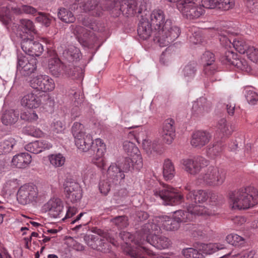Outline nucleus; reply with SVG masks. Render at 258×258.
I'll list each match as a JSON object with an SVG mask.
<instances>
[{
    "label": "nucleus",
    "instance_id": "nucleus-35",
    "mask_svg": "<svg viewBox=\"0 0 258 258\" xmlns=\"http://www.w3.org/2000/svg\"><path fill=\"white\" fill-rule=\"evenodd\" d=\"M144 134V132L142 131L138 134H137L136 131H130L128 133V137H134L138 143L142 142V145L144 149L147 151H151V148L152 146L151 141L147 138H144L142 135Z\"/></svg>",
    "mask_w": 258,
    "mask_h": 258
},
{
    "label": "nucleus",
    "instance_id": "nucleus-53",
    "mask_svg": "<svg viewBox=\"0 0 258 258\" xmlns=\"http://www.w3.org/2000/svg\"><path fill=\"white\" fill-rule=\"evenodd\" d=\"M227 242L232 245L237 246L243 243L244 239L241 236L236 234H230L226 236Z\"/></svg>",
    "mask_w": 258,
    "mask_h": 258
},
{
    "label": "nucleus",
    "instance_id": "nucleus-52",
    "mask_svg": "<svg viewBox=\"0 0 258 258\" xmlns=\"http://www.w3.org/2000/svg\"><path fill=\"white\" fill-rule=\"evenodd\" d=\"M85 240L87 241V243L89 246L94 249H97L98 250H102L101 244L102 241L101 239L97 237H93L92 236L91 237L89 236L85 238Z\"/></svg>",
    "mask_w": 258,
    "mask_h": 258
},
{
    "label": "nucleus",
    "instance_id": "nucleus-6",
    "mask_svg": "<svg viewBox=\"0 0 258 258\" xmlns=\"http://www.w3.org/2000/svg\"><path fill=\"white\" fill-rule=\"evenodd\" d=\"M17 200L23 205L34 204L41 200L37 187L32 184H25L20 187L17 193Z\"/></svg>",
    "mask_w": 258,
    "mask_h": 258
},
{
    "label": "nucleus",
    "instance_id": "nucleus-39",
    "mask_svg": "<svg viewBox=\"0 0 258 258\" xmlns=\"http://www.w3.org/2000/svg\"><path fill=\"white\" fill-rule=\"evenodd\" d=\"M54 67L52 64H50L49 71L51 74L55 77H59L63 74H68L70 75L66 70V67L58 59V63H55Z\"/></svg>",
    "mask_w": 258,
    "mask_h": 258
},
{
    "label": "nucleus",
    "instance_id": "nucleus-29",
    "mask_svg": "<svg viewBox=\"0 0 258 258\" xmlns=\"http://www.w3.org/2000/svg\"><path fill=\"white\" fill-rule=\"evenodd\" d=\"M211 137L209 132L198 131L193 133L190 143L192 146L200 149L209 142Z\"/></svg>",
    "mask_w": 258,
    "mask_h": 258
},
{
    "label": "nucleus",
    "instance_id": "nucleus-43",
    "mask_svg": "<svg viewBox=\"0 0 258 258\" xmlns=\"http://www.w3.org/2000/svg\"><path fill=\"white\" fill-rule=\"evenodd\" d=\"M198 248V244L194 247L183 249L182 253L186 258H203L202 253Z\"/></svg>",
    "mask_w": 258,
    "mask_h": 258
},
{
    "label": "nucleus",
    "instance_id": "nucleus-14",
    "mask_svg": "<svg viewBox=\"0 0 258 258\" xmlns=\"http://www.w3.org/2000/svg\"><path fill=\"white\" fill-rule=\"evenodd\" d=\"M168 2L176 4L177 9L182 15L187 19H195L201 10L200 8L196 10V5L199 4L200 0H167Z\"/></svg>",
    "mask_w": 258,
    "mask_h": 258
},
{
    "label": "nucleus",
    "instance_id": "nucleus-63",
    "mask_svg": "<svg viewBox=\"0 0 258 258\" xmlns=\"http://www.w3.org/2000/svg\"><path fill=\"white\" fill-rule=\"evenodd\" d=\"M18 186L19 183L17 179L9 180L5 185V187L6 190H9L10 192L14 191Z\"/></svg>",
    "mask_w": 258,
    "mask_h": 258
},
{
    "label": "nucleus",
    "instance_id": "nucleus-46",
    "mask_svg": "<svg viewBox=\"0 0 258 258\" xmlns=\"http://www.w3.org/2000/svg\"><path fill=\"white\" fill-rule=\"evenodd\" d=\"M72 133L75 140L80 137L82 138L87 134L84 125L78 122L74 123L72 127Z\"/></svg>",
    "mask_w": 258,
    "mask_h": 258
},
{
    "label": "nucleus",
    "instance_id": "nucleus-2",
    "mask_svg": "<svg viewBox=\"0 0 258 258\" xmlns=\"http://www.w3.org/2000/svg\"><path fill=\"white\" fill-rule=\"evenodd\" d=\"M228 202L232 209L250 208L258 203V190L249 186L230 192L228 195Z\"/></svg>",
    "mask_w": 258,
    "mask_h": 258
},
{
    "label": "nucleus",
    "instance_id": "nucleus-10",
    "mask_svg": "<svg viewBox=\"0 0 258 258\" xmlns=\"http://www.w3.org/2000/svg\"><path fill=\"white\" fill-rule=\"evenodd\" d=\"M144 232L143 229L140 234H138L137 237L135 239L133 235L130 232L123 231L120 233L121 238L124 241L126 244L130 242H134L137 247L135 249H131L128 253L132 257L135 258H145L144 255L146 252V249L141 246L144 244L143 241Z\"/></svg>",
    "mask_w": 258,
    "mask_h": 258
},
{
    "label": "nucleus",
    "instance_id": "nucleus-62",
    "mask_svg": "<svg viewBox=\"0 0 258 258\" xmlns=\"http://www.w3.org/2000/svg\"><path fill=\"white\" fill-rule=\"evenodd\" d=\"M255 252L253 250H247L238 254L232 253V256H235L236 258H252Z\"/></svg>",
    "mask_w": 258,
    "mask_h": 258
},
{
    "label": "nucleus",
    "instance_id": "nucleus-60",
    "mask_svg": "<svg viewBox=\"0 0 258 258\" xmlns=\"http://www.w3.org/2000/svg\"><path fill=\"white\" fill-rule=\"evenodd\" d=\"M112 222L118 227L122 228L128 225L127 218L125 216H118L112 220Z\"/></svg>",
    "mask_w": 258,
    "mask_h": 258
},
{
    "label": "nucleus",
    "instance_id": "nucleus-19",
    "mask_svg": "<svg viewBox=\"0 0 258 258\" xmlns=\"http://www.w3.org/2000/svg\"><path fill=\"white\" fill-rule=\"evenodd\" d=\"M36 59L33 57L18 55L17 71L24 76L30 75L36 70Z\"/></svg>",
    "mask_w": 258,
    "mask_h": 258
},
{
    "label": "nucleus",
    "instance_id": "nucleus-31",
    "mask_svg": "<svg viewBox=\"0 0 258 258\" xmlns=\"http://www.w3.org/2000/svg\"><path fill=\"white\" fill-rule=\"evenodd\" d=\"M202 61L204 66V71L207 75L214 73L217 67L214 63L215 57L214 54L209 51L205 52L201 57Z\"/></svg>",
    "mask_w": 258,
    "mask_h": 258
},
{
    "label": "nucleus",
    "instance_id": "nucleus-33",
    "mask_svg": "<svg viewBox=\"0 0 258 258\" xmlns=\"http://www.w3.org/2000/svg\"><path fill=\"white\" fill-rule=\"evenodd\" d=\"M77 148L83 152H87L93 144L92 136L90 134L75 140Z\"/></svg>",
    "mask_w": 258,
    "mask_h": 258
},
{
    "label": "nucleus",
    "instance_id": "nucleus-24",
    "mask_svg": "<svg viewBox=\"0 0 258 258\" xmlns=\"http://www.w3.org/2000/svg\"><path fill=\"white\" fill-rule=\"evenodd\" d=\"M64 186L66 196L72 203H77L81 200L82 197V192L81 188L78 183L67 181Z\"/></svg>",
    "mask_w": 258,
    "mask_h": 258
},
{
    "label": "nucleus",
    "instance_id": "nucleus-56",
    "mask_svg": "<svg viewBox=\"0 0 258 258\" xmlns=\"http://www.w3.org/2000/svg\"><path fill=\"white\" fill-rule=\"evenodd\" d=\"M234 62V66L236 67L238 69L247 73L250 71L251 68L247 61L244 59L237 58Z\"/></svg>",
    "mask_w": 258,
    "mask_h": 258
},
{
    "label": "nucleus",
    "instance_id": "nucleus-51",
    "mask_svg": "<svg viewBox=\"0 0 258 258\" xmlns=\"http://www.w3.org/2000/svg\"><path fill=\"white\" fill-rule=\"evenodd\" d=\"M237 55L231 50H227L225 52L224 55L221 58L223 63L226 64L233 65L235 63V61L237 59Z\"/></svg>",
    "mask_w": 258,
    "mask_h": 258
},
{
    "label": "nucleus",
    "instance_id": "nucleus-18",
    "mask_svg": "<svg viewBox=\"0 0 258 258\" xmlns=\"http://www.w3.org/2000/svg\"><path fill=\"white\" fill-rule=\"evenodd\" d=\"M94 144L96 152L92 159V162L102 170L105 169L107 163V160L105 157L106 152V145L100 138L96 139Z\"/></svg>",
    "mask_w": 258,
    "mask_h": 258
},
{
    "label": "nucleus",
    "instance_id": "nucleus-23",
    "mask_svg": "<svg viewBox=\"0 0 258 258\" xmlns=\"http://www.w3.org/2000/svg\"><path fill=\"white\" fill-rule=\"evenodd\" d=\"M153 228L157 227L166 231H175L178 229L179 225L178 222L174 220L171 219L168 216L156 217L153 219V222L150 223Z\"/></svg>",
    "mask_w": 258,
    "mask_h": 258
},
{
    "label": "nucleus",
    "instance_id": "nucleus-47",
    "mask_svg": "<svg viewBox=\"0 0 258 258\" xmlns=\"http://www.w3.org/2000/svg\"><path fill=\"white\" fill-rule=\"evenodd\" d=\"M113 184H114L112 183V180L108 177L106 179H101L98 184L100 192L104 195H107Z\"/></svg>",
    "mask_w": 258,
    "mask_h": 258
},
{
    "label": "nucleus",
    "instance_id": "nucleus-1",
    "mask_svg": "<svg viewBox=\"0 0 258 258\" xmlns=\"http://www.w3.org/2000/svg\"><path fill=\"white\" fill-rule=\"evenodd\" d=\"M150 23L142 19L139 24L138 33L144 39H148L152 33V28L158 31V42L160 47L168 45L180 34L178 27L172 25L170 20L165 19L164 12L160 9L153 10L150 15Z\"/></svg>",
    "mask_w": 258,
    "mask_h": 258
},
{
    "label": "nucleus",
    "instance_id": "nucleus-59",
    "mask_svg": "<svg viewBox=\"0 0 258 258\" xmlns=\"http://www.w3.org/2000/svg\"><path fill=\"white\" fill-rule=\"evenodd\" d=\"M246 55L251 61L258 64V48L251 46L248 49Z\"/></svg>",
    "mask_w": 258,
    "mask_h": 258
},
{
    "label": "nucleus",
    "instance_id": "nucleus-13",
    "mask_svg": "<svg viewBox=\"0 0 258 258\" xmlns=\"http://www.w3.org/2000/svg\"><path fill=\"white\" fill-rule=\"evenodd\" d=\"M122 164L119 167L116 163H111L107 169V177L112 180V183L115 185L120 184L125 177L124 172L133 168L128 160H124Z\"/></svg>",
    "mask_w": 258,
    "mask_h": 258
},
{
    "label": "nucleus",
    "instance_id": "nucleus-15",
    "mask_svg": "<svg viewBox=\"0 0 258 258\" xmlns=\"http://www.w3.org/2000/svg\"><path fill=\"white\" fill-rule=\"evenodd\" d=\"M180 163L182 169L188 174L195 176L208 164V161L201 157L194 159L185 158L180 160Z\"/></svg>",
    "mask_w": 258,
    "mask_h": 258
},
{
    "label": "nucleus",
    "instance_id": "nucleus-20",
    "mask_svg": "<svg viewBox=\"0 0 258 258\" xmlns=\"http://www.w3.org/2000/svg\"><path fill=\"white\" fill-rule=\"evenodd\" d=\"M63 209V203L59 198H51L42 206V210L53 218L60 217Z\"/></svg>",
    "mask_w": 258,
    "mask_h": 258
},
{
    "label": "nucleus",
    "instance_id": "nucleus-64",
    "mask_svg": "<svg viewBox=\"0 0 258 258\" xmlns=\"http://www.w3.org/2000/svg\"><path fill=\"white\" fill-rule=\"evenodd\" d=\"M190 41L195 44L200 43L202 42V36L199 30L195 31L192 36L190 37Z\"/></svg>",
    "mask_w": 258,
    "mask_h": 258
},
{
    "label": "nucleus",
    "instance_id": "nucleus-9",
    "mask_svg": "<svg viewBox=\"0 0 258 258\" xmlns=\"http://www.w3.org/2000/svg\"><path fill=\"white\" fill-rule=\"evenodd\" d=\"M154 195L161 199L165 205L178 204L182 199V196L177 189L168 185L164 186L162 189H156L154 190Z\"/></svg>",
    "mask_w": 258,
    "mask_h": 258
},
{
    "label": "nucleus",
    "instance_id": "nucleus-45",
    "mask_svg": "<svg viewBox=\"0 0 258 258\" xmlns=\"http://www.w3.org/2000/svg\"><path fill=\"white\" fill-rule=\"evenodd\" d=\"M16 145V141L14 138H10L0 143V155L11 152Z\"/></svg>",
    "mask_w": 258,
    "mask_h": 258
},
{
    "label": "nucleus",
    "instance_id": "nucleus-61",
    "mask_svg": "<svg viewBox=\"0 0 258 258\" xmlns=\"http://www.w3.org/2000/svg\"><path fill=\"white\" fill-rule=\"evenodd\" d=\"M36 19L37 22L45 26H48L51 21V18L49 16L42 13H39V16L36 17Z\"/></svg>",
    "mask_w": 258,
    "mask_h": 258
},
{
    "label": "nucleus",
    "instance_id": "nucleus-41",
    "mask_svg": "<svg viewBox=\"0 0 258 258\" xmlns=\"http://www.w3.org/2000/svg\"><path fill=\"white\" fill-rule=\"evenodd\" d=\"M175 173V169L173 163L169 160H165L163 167V174L165 179H171L174 176Z\"/></svg>",
    "mask_w": 258,
    "mask_h": 258
},
{
    "label": "nucleus",
    "instance_id": "nucleus-42",
    "mask_svg": "<svg viewBox=\"0 0 258 258\" xmlns=\"http://www.w3.org/2000/svg\"><path fill=\"white\" fill-rule=\"evenodd\" d=\"M63 54L70 61H78L81 56L80 50L74 45L70 46L64 51Z\"/></svg>",
    "mask_w": 258,
    "mask_h": 258
},
{
    "label": "nucleus",
    "instance_id": "nucleus-30",
    "mask_svg": "<svg viewBox=\"0 0 258 258\" xmlns=\"http://www.w3.org/2000/svg\"><path fill=\"white\" fill-rule=\"evenodd\" d=\"M31 162L32 157L27 152L18 153L14 156L12 159V165L20 169L26 168Z\"/></svg>",
    "mask_w": 258,
    "mask_h": 258
},
{
    "label": "nucleus",
    "instance_id": "nucleus-36",
    "mask_svg": "<svg viewBox=\"0 0 258 258\" xmlns=\"http://www.w3.org/2000/svg\"><path fill=\"white\" fill-rule=\"evenodd\" d=\"M217 31L219 36V40L221 44L225 46H230L231 44L230 37L234 34L232 29L230 28L227 29L217 28Z\"/></svg>",
    "mask_w": 258,
    "mask_h": 258
},
{
    "label": "nucleus",
    "instance_id": "nucleus-22",
    "mask_svg": "<svg viewBox=\"0 0 258 258\" xmlns=\"http://www.w3.org/2000/svg\"><path fill=\"white\" fill-rule=\"evenodd\" d=\"M34 38L26 39L25 37L24 40L21 41V46L26 54L32 56H38L43 52V46L39 42L34 41Z\"/></svg>",
    "mask_w": 258,
    "mask_h": 258
},
{
    "label": "nucleus",
    "instance_id": "nucleus-26",
    "mask_svg": "<svg viewBox=\"0 0 258 258\" xmlns=\"http://www.w3.org/2000/svg\"><path fill=\"white\" fill-rule=\"evenodd\" d=\"M210 109V104L204 97H201L194 101L191 109V116L199 118L204 116Z\"/></svg>",
    "mask_w": 258,
    "mask_h": 258
},
{
    "label": "nucleus",
    "instance_id": "nucleus-12",
    "mask_svg": "<svg viewBox=\"0 0 258 258\" xmlns=\"http://www.w3.org/2000/svg\"><path fill=\"white\" fill-rule=\"evenodd\" d=\"M234 0H200L199 4L196 5V10L201 9L199 15L195 16V18L200 17L204 13V8L208 9L218 8L223 11H227L234 6Z\"/></svg>",
    "mask_w": 258,
    "mask_h": 258
},
{
    "label": "nucleus",
    "instance_id": "nucleus-16",
    "mask_svg": "<svg viewBox=\"0 0 258 258\" xmlns=\"http://www.w3.org/2000/svg\"><path fill=\"white\" fill-rule=\"evenodd\" d=\"M123 149L128 155L124 160H128L133 168L139 169L143 166L142 158L140 151L135 144L131 142L123 143Z\"/></svg>",
    "mask_w": 258,
    "mask_h": 258
},
{
    "label": "nucleus",
    "instance_id": "nucleus-4",
    "mask_svg": "<svg viewBox=\"0 0 258 258\" xmlns=\"http://www.w3.org/2000/svg\"><path fill=\"white\" fill-rule=\"evenodd\" d=\"M226 171L217 166H210L199 177V180L203 184L213 187L221 186L226 179Z\"/></svg>",
    "mask_w": 258,
    "mask_h": 258
},
{
    "label": "nucleus",
    "instance_id": "nucleus-54",
    "mask_svg": "<svg viewBox=\"0 0 258 258\" xmlns=\"http://www.w3.org/2000/svg\"><path fill=\"white\" fill-rule=\"evenodd\" d=\"M24 132L26 134L35 138H42L45 135L40 128L35 126L26 127Z\"/></svg>",
    "mask_w": 258,
    "mask_h": 258
},
{
    "label": "nucleus",
    "instance_id": "nucleus-57",
    "mask_svg": "<svg viewBox=\"0 0 258 258\" xmlns=\"http://www.w3.org/2000/svg\"><path fill=\"white\" fill-rule=\"evenodd\" d=\"M64 130V123L60 120H54L51 124V133L53 134L62 133Z\"/></svg>",
    "mask_w": 258,
    "mask_h": 258
},
{
    "label": "nucleus",
    "instance_id": "nucleus-3",
    "mask_svg": "<svg viewBox=\"0 0 258 258\" xmlns=\"http://www.w3.org/2000/svg\"><path fill=\"white\" fill-rule=\"evenodd\" d=\"M83 23L87 28L86 29L80 26L72 25V31L82 46L92 48V44L97 41V39L94 32H91L89 29L94 31H99V29L95 22L87 24L84 20Z\"/></svg>",
    "mask_w": 258,
    "mask_h": 258
},
{
    "label": "nucleus",
    "instance_id": "nucleus-8",
    "mask_svg": "<svg viewBox=\"0 0 258 258\" xmlns=\"http://www.w3.org/2000/svg\"><path fill=\"white\" fill-rule=\"evenodd\" d=\"M187 212L183 210H178L173 213V218L176 222L179 224L181 222H186L192 221L196 215L201 214H210L211 212L202 208L200 205L193 206L186 204Z\"/></svg>",
    "mask_w": 258,
    "mask_h": 258
},
{
    "label": "nucleus",
    "instance_id": "nucleus-7",
    "mask_svg": "<svg viewBox=\"0 0 258 258\" xmlns=\"http://www.w3.org/2000/svg\"><path fill=\"white\" fill-rule=\"evenodd\" d=\"M209 194L207 191L204 190H197L189 191L186 195V204L196 206L200 205L202 208L207 209L211 212L210 214H201V215H212L215 214V201L212 204H205L209 198Z\"/></svg>",
    "mask_w": 258,
    "mask_h": 258
},
{
    "label": "nucleus",
    "instance_id": "nucleus-21",
    "mask_svg": "<svg viewBox=\"0 0 258 258\" xmlns=\"http://www.w3.org/2000/svg\"><path fill=\"white\" fill-rule=\"evenodd\" d=\"M122 4L120 6L119 10L124 11L123 3L126 6V14L128 16H132L135 14L137 11L138 13L147 11L150 7L149 0H142L139 9L137 8V3L135 0H121Z\"/></svg>",
    "mask_w": 258,
    "mask_h": 258
},
{
    "label": "nucleus",
    "instance_id": "nucleus-17",
    "mask_svg": "<svg viewBox=\"0 0 258 258\" xmlns=\"http://www.w3.org/2000/svg\"><path fill=\"white\" fill-rule=\"evenodd\" d=\"M31 87L43 92H51L55 88L53 80L46 75H37L30 81Z\"/></svg>",
    "mask_w": 258,
    "mask_h": 258
},
{
    "label": "nucleus",
    "instance_id": "nucleus-44",
    "mask_svg": "<svg viewBox=\"0 0 258 258\" xmlns=\"http://www.w3.org/2000/svg\"><path fill=\"white\" fill-rule=\"evenodd\" d=\"M232 44L235 49L241 54H247L248 49L251 47L248 45L245 41L241 38L234 39Z\"/></svg>",
    "mask_w": 258,
    "mask_h": 258
},
{
    "label": "nucleus",
    "instance_id": "nucleus-49",
    "mask_svg": "<svg viewBox=\"0 0 258 258\" xmlns=\"http://www.w3.org/2000/svg\"><path fill=\"white\" fill-rule=\"evenodd\" d=\"M59 18L65 23H73L75 20L72 12L67 11L64 8H61L58 13Z\"/></svg>",
    "mask_w": 258,
    "mask_h": 258
},
{
    "label": "nucleus",
    "instance_id": "nucleus-27",
    "mask_svg": "<svg viewBox=\"0 0 258 258\" xmlns=\"http://www.w3.org/2000/svg\"><path fill=\"white\" fill-rule=\"evenodd\" d=\"M174 124V121L173 119L170 118L166 119L160 131V135L163 142L167 145H170L172 143L175 136Z\"/></svg>",
    "mask_w": 258,
    "mask_h": 258
},
{
    "label": "nucleus",
    "instance_id": "nucleus-5",
    "mask_svg": "<svg viewBox=\"0 0 258 258\" xmlns=\"http://www.w3.org/2000/svg\"><path fill=\"white\" fill-rule=\"evenodd\" d=\"M144 232L143 241L147 242L158 249H165L170 245V241L165 237H158L157 234L161 231V228H153L150 223L146 224L143 227Z\"/></svg>",
    "mask_w": 258,
    "mask_h": 258
},
{
    "label": "nucleus",
    "instance_id": "nucleus-28",
    "mask_svg": "<svg viewBox=\"0 0 258 258\" xmlns=\"http://www.w3.org/2000/svg\"><path fill=\"white\" fill-rule=\"evenodd\" d=\"M41 103L40 96L32 92L25 93L20 99L21 106L30 109L38 108L41 105Z\"/></svg>",
    "mask_w": 258,
    "mask_h": 258
},
{
    "label": "nucleus",
    "instance_id": "nucleus-40",
    "mask_svg": "<svg viewBox=\"0 0 258 258\" xmlns=\"http://www.w3.org/2000/svg\"><path fill=\"white\" fill-rule=\"evenodd\" d=\"M223 149V146L221 142L215 143L208 147L207 154L210 158H215L220 155Z\"/></svg>",
    "mask_w": 258,
    "mask_h": 258
},
{
    "label": "nucleus",
    "instance_id": "nucleus-48",
    "mask_svg": "<svg viewBox=\"0 0 258 258\" xmlns=\"http://www.w3.org/2000/svg\"><path fill=\"white\" fill-rule=\"evenodd\" d=\"M182 74L185 81H189L192 79L196 74L195 63H190L185 66L182 70Z\"/></svg>",
    "mask_w": 258,
    "mask_h": 258
},
{
    "label": "nucleus",
    "instance_id": "nucleus-37",
    "mask_svg": "<svg viewBox=\"0 0 258 258\" xmlns=\"http://www.w3.org/2000/svg\"><path fill=\"white\" fill-rule=\"evenodd\" d=\"M19 115L18 112L14 110L6 111L2 115V121L6 125L14 124L18 120Z\"/></svg>",
    "mask_w": 258,
    "mask_h": 258
},
{
    "label": "nucleus",
    "instance_id": "nucleus-25",
    "mask_svg": "<svg viewBox=\"0 0 258 258\" xmlns=\"http://www.w3.org/2000/svg\"><path fill=\"white\" fill-rule=\"evenodd\" d=\"M36 30L32 21L30 20L23 19L20 21L17 34L23 41L25 37L26 39H31L34 37Z\"/></svg>",
    "mask_w": 258,
    "mask_h": 258
},
{
    "label": "nucleus",
    "instance_id": "nucleus-11",
    "mask_svg": "<svg viewBox=\"0 0 258 258\" xmlns=\"http://www.w3.org/2000/svg\"><path fill=\"white\" fill-rule=\"evenodd\" d=\"M98 0H75L71 7L72 10L80 8L85 12H89L93 15L100 16L103 11L110 9V8L103 6Z\"/></svg>",
    "mask_w": 258,
    "mask_h": 258
},
{
    "label": "nucleus",
    "instance_id": "nucleus-34",
    "mask_svg": "<svg viewBox=\"0 0 258 258\" xmlns=\"http://www.w3.org/2000/svg\"><path fill=\"white\" fill-rule=\"evenodd\" d=\"M224 248L223 244L219 243L198 244V248L202 253L203 257L204 254H210Z\"/></svg>",
    "mask_w": 258,
    "mask_h": 258
},
{
    "label": "nucleus",
    "instance_id": "nucleus-32",
    "mask_svg": "<svg viewBox=\"0 0 258 258\" xmlns=\"http://www.w3.org/2000/svg\"><path fill=\"white\" fill-rule=\"evenodd\" d=\"M52 146L51 144L47 141H36L26 145L25 149L28 152L38 154L45 149H49Z\"/></svg>",
    "mask_w": 258,
    "mask_h": 258
},
{
    "label": "nucleus",
    "instance_id": "nucleus-55",
    "mask_svg": "<svg viewBox=\"0 0 258 258\" xmlns=\"http://www.w3.org/2000/svg\"><path fill=\"white\" fill-rule=\"evenodd\" d=\"M20 117L22 119L30 122H35L37 121L39 118L38 115L35 111L30 112L29 111L22 112L21 114Z\"/></svg>",
    "mask_w": 258,
    "mask_h": 258
},
{
    "label": "nucleus",
    "instance_id": "nucleus-58",
    "mask_svg": "<svg viewBox=\"0 0 258 258\" xmlns=\"http://www.w3.org/2000/svg\"><path fill=\"white\" fill-rule=\"evenodd\" d=\"M245 98L249 104L254 105L258 101V94L253 90H247Z\"/></svg>",
    "mask_w": 258,
    "mask_h": 258
},
{
    "label": "nucleus",
    "instance_id": "nucleus-50",
    "mask_svg": "<svg viewBox=\"0 0 258 258\" xmlns=\"http://www.w3.org/2000/svg\"><path fill=\"white\" fill-rule=\"evenodd\" d=\"M11 10L16 14L25 13L27 14L34 15L37 12V10L35 8L28 5H23L21 8L12 7Z\"/></svg>",
    "mask_w": 258,
    "mask_h": 258
},
{
    "label": "nucleus",
    "instance_id": "nucleus-38",
    "mask_svg": "<svg viewBox=\"0 0 258 258\" xmlns=\"http://www.w3.org/2000/svg\"><path fill=\"white\" fill-rule=\"evenodd\" d=\"M47 157L50 165L54 168L61 167L66 162V157L59 153L50 154Z\"/></svg>",
    "mask_w": 258,
    "mask_h": 258
}]
</instances>
